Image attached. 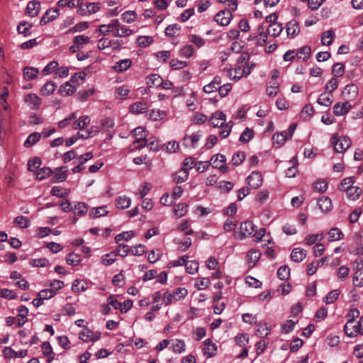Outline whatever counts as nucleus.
Segmentation results:
<instances>
[{
  "mask_svg": "<svg viewBox=\"0 0 363 363\" xmlns=\"http://www.w3.org/2000/svg\"><path fill=\"white\" fill-rule=\"evenodd\" d=\"M252 66L249 65V57L245 54H242L237 60L234 69L229 71L230 78L239 80L242 77L248 76L252 71Z\"/></svg>",
  "mask_w": 363,
  "mask_h": 363,
  "instance_id": "nucleus-1",
  "label": "nucleus"
},
{
  "mask_svg": "<svg viewBox=\"0 0 363 363\" xmlns=\"http://www.w3.org/2000/svg\"><path fill=\"white\" fill-rule=\"evenodd\" d=\"M331 144L336 152L342 153L351 146L352 142L347 136H339L337 134H334L331 138Z\"/></svg>",
  "mask_w": 363,
  "mask_h": 363,
  "instance_id": "nucleus-2",
  "label": "nucleus"
},
{
  "mask_svg": "<svg viewBox=\"0 0 363 363\" xmlns=\"http://www.w3.org/2000/svg\"><path fill=\"white\" fill-rule=\"evenodd\" d=\"M133 30L128 27L122 25L118 19H112V35L116 38L130 36Z\"/></svg>",
  "mask_w": 363,
  "mask_h": 363,
  "instance_id": "nucleus-3",
  "label": "nucleus"
},
{
  "mask_svg": "<svg viewBox=\"0 0 363 363\" xmlns=\"http://www.w3.org/2000/svg\"><path fill=\"white\" fill-rule=\"evenodd\" d=\"M201 138L202 133L200 131L193 133L184 137L182 144L186 148H196Z\"/></svg>",
  "mask_w": 363,
  "mask_h": 363,
  "instance_id": "nucleus-4",
  "label": "nucleus"
},
{
  "mask_svg": "<svg viewBox=\"0 0 363 363\" xmlns=\"http://www.w3.org/2000/svg\"><path fill=\"white\" fill-rule=\"evenodd\" d=\"M25 104L32 110H38L41 105L40 98L35 94L28 93L24 96Z\"/></svg>",
  "mask_w": 363,
  "mask_h": 363,
  "instance_id": "nucleus-5",
  "label": "nucleus"
},
{
  "mask_svg": "<svg viewBox=\"0 0 363 363\" xmlns=\"http://www.w3.org/2000/svg\"><path fill=\"white\" fill-rule=\"evenodd\" d=\"M255 225L251 220H246L240 224V237L241 239L245 238L252 237L255 232Z\"/></svg>",
  "mask_w": 363,
  "mask_h": 363,
  "instance_id": "nucleus-6",
  "label": "nucleus"
},
{
  "mask_svg": "<svg viewBox=\"0 0 363 363\" xmlns=\"http://www.w3.org/2000/svg\"><path fill=\"white\" fill-rule=\"evenodd\" d=\"M345 334L350 337H356L359 334L362 335V330L359 328V323H354V321L347 320L345 328Z\"/></svg>",
  "mask_w": 363,
  "mask_h": 363,
  "instance_id": "nucleus-7",
  "label": "nucleus"
},
{
  "mask_svg": "<svg viewBox=\"0 0 363 363\" xmlns=\"http://www.w3.org/2000/svg\"><path fill=\"white\" fill-rule=\"evenodd\" d=\"M89 117L87 116H83L80 117L77 121L74 122L73 128L74 129H79L82 131V133H84L86 131H88L87 130H85V128L88 124H89ZM89 131H91L94 136L96 134V133L99 132L97 130H94L93 128H91V130H89Z\"/></svg>",
  "mask_w": 363,
  "mask_h": 363,
  "instance_id": "nucleus-8",
  "label": "nucleus"
},
{
  "mask_svg": "<svg viewBox=\"0 0 363 363\" xmlns=\"http://www.w3.org/2000/svg\"><path fill=\"white\" fill-rule=\"evenodd\" d=\"M101 337V333L99 332H93L92 330L85 328L79 333V338L84 342L96 341Z\"/></svg>",
  "mask_w": 363,
  "mask_h": 363,
  "instance_id": "nucleus-9",
  "label": "nucleus"
},
{
  "mask_svg": "<svg viewBox=\"0 0 363 363\" xmlns=\"http://www.w3.org/2000/svg\"><path fill=\"white\" fill-rule=\"evenodd\" d=\"M232 18L233 14L230 11L223 10L215 16L214 19L218 24L225 26L230 23Z\"/></svg>",
  "mask_w": 363,
  "mask_h": 363,
  "instance_id": "nucleus-10",
  "label": "nucleus"
},
{
  "mask_svg": "<svg viewBox=\"0 0 363 363\" xmlns=\"http://www.w3.org/2000/svg\"><path fill=\"white\" fill-rule=\"evenodd\" d=\"M247 182L252 188L257 189L262 184V176L259 172H252L247 177Z\"/></svg>",
  "mask_w": 363,
  "mask_h": 363,
  "instance_id": "nucleus-11",
  "label": "nucleus"
},
{
  "mask_svg": "<svg viewBox=\"0 0 363 363\" xmlns=\"http://www.w3.org/2000/svg\"><path fill=\"white\" fill-rule=\"evenodd\" d=\"M225 161V157L221 154L215 155L211 157V162L213 167L220 169L223 172L227 171Z\"/></svg>",
  "mask_w": 363,
  "mask_h": 363,
  "instance_id": "nucleus-12",
  "label": "nucleus"
},
{
  "mask_svg": "<svg viewBox=\"0 0 363 363\" xmlns=\"http://www.w3.org/2000/svg\"><path fill=\"white\" fill-rule=\"evenodd\" d=\"M359 93V88L354 84H350L345 86L342 91V95L348 100L354 99Z\"/></svg>",
  "mask_w": 363,
  "mask_h": 363,
  "instance_id": "nucleus-13",
  "label": "nucleus"
},
{
  "mask_svg": "<svg viewBox=\"0 0 363 363\" xmlns=\"http://www.w3.org/2000/svg\"><path fill=\"white\" fill-rule=\"evenodd\" d=\"M351 108L352 106L348 101L342 104L337 103L333 106V113L337 116H342L347 113Z\"/></svg>",
  "mask_w": 363,
  "mask_h": 363,
  "instance_id": "nucleus-14",
  "label": "nucleus"
},
{
  "mask_svg": "<svg viewBox=\"0 0 363 363\" xmlns=\"http://www.w3.org/2000/svg\"><path fill=\"white\" fill-rule=\"evenodd\" d=\"M209 121L213 127H220L225 123L226 116L223 112L216 111L211 115Z\"/></svg>",
  "mask_w": 363,
  "mask_h": 363,
  "instance_id": "nucleus-15",
  "label": "nucleus"
},
{
  "mask_svg": "<svg viewBox=\"0 0 363 363\" xmlns=\"http://www.w3.org/2000/svg\"><path fill=\"white\" fill-rule=\"evenodd\" d=\"M148 104L146 101H137L130 105L129 111L133 114L143 113L147 111Z\"/></svg>",
  "mask_w": 363,
  "mask_h": 363,
  "instance_id": "nucleus-16",
  "label": "nucleus"
},
{
  "mask_svg": "<svg viewBox=\"0 0 363 363\" xmlns=\"http://www.w3.org/2000/svg\"><path fill=\"white\" fill-rule=\"evenodd\" d=\"M77 89V88L76 86L71 82V80H69L60 86L59 91L62 96H66L72 95Z\"/></svg>",
  "mask_w": 363,
  "mask_h": 363,
  "instance_id": "nucleus-17",
  "label": "nucleus"
},
{
  "mask_svg": "<svg viewBox=\"0 0 363 363\" xmlns=\"http://www.w3.org/2000/svg\"><path fill=\"white\" fill-rule=\"evenodd\" d=\"M18 314L16 317V324L18 327L23 326L28 320V309L25 306H21L18 309Z\"/></svg>",
  "mask_w": 363,
  "mask_h": 363,
  "instance_id": "nucleus-18",
  "label": "nucleus"
},
{
  "mask_svg": "<svg viewBox=\"0 0 363 363\" xmlns=\"http://www.w3.org/2000/svg\"><path fill=\"white\" fill-rule=\"evenodd\" d=\"M286 30L289 37H295L300 32L298 23L296 20L290 21L286 25Z\"/></svg>",
  "mask_w": 363,
  "mask_h": 363,
  "instance_id": "nucleus-19",
  "label": "nucleus"
},
{
  "mask_svg": "<svg viewBox=\"0 0 363 363\" xmlns=\"http://www.w3.org/2000/svg\"><path fill=\"white\" fill-rule=\"evenodd\" d=\"M261 252L255 249L250 250L247 255V262L250 267H253L260 259Z\"/></svg>",
  "mask_w": 363,
  "mask_h": 363,
  "instance_id": "nucleus-20",
  "label": "nucleus"
},
{
  "mask_svg": "<svg viewBox=\"0 0 363 363\" xmlns=\"http://www.w3.org/2000/svg\"><path fill=\"white\" fill-rule=\"evenodd\" d=\"M221 82L222 81L220 77L216 76L213 79V80L210 83L203 86V90L205 93L207 94L213 93V91L218 90V86L221 84Z\"/></svg>",
  "mask_w": 363,
  "mask_h": 363,
  "instance_id": "nucleus-21",
  "label": "nucleus"
},
{
  "mask_svg": "<svg viewBox=\"0 0 363 363\" xmlns=\"http://www.w3.org/2000/svg\"><path fill=\"white\" fill-rule=\"evenodd\" d=\"M40 4L38 1H30L26 6V13L30 17H35L38 15Z\"/></svg>",
  "mask_w": 363,
  "mask_h": 363,
  "instance_id": "nucleus-22",
  "label": "nucleus"
},
{
  "mask_svg": "<svg viewBox=\"0 0 363 363\" xmlns=\"http://www.w3.org/2000/svg\"><path fill=\"white\" fill-rule=\"evenodd\" d=\"M342 191H345L347 198L352 201L357 200L362 194V189L359 187L355 186L350 188L342 189Z\"/></svg>",
  "mask_w": 363,
  "mask_h": 363,
  "instance_id": "nucleus-23",
  "label": "nucleus"
},
{
  "mask_svg": "<svg viewBox=\"0 0 363 363\" xmlns=\"http://www.w3.org/2000/svg\"><path fill=\"white\" fill-rule=\"evenodd\" d=\"M318 204L321 211L325 213L330 211L333 207L331 199L327 196H321L319 198Z\"/></svg>",
  "mask_w": 363,
  "mask_h": 363,
  "instance_id": "nucleus-24",
  "label": "nucleus"
},
{
  "mask_svg": "<svg viewBox=\"0 0 363 363\" xmlns=\"http://www.w3.org/2000/svg\"><path fill=\"white\" fill-rule=\"evenodd\" d=\"M57 88V84L52 81L47 82L40 89V94L43 96L52 94Z\"/></svg>",
  "mask_w": 363,
  "mask_h": 363,
  "instance_id": "nucleus-25",
  "label": "nucleus"
},
{
  "mask_svg": "<svg viewBox=\"0 0 363 363\" xmlns=\"http://www.w3.org/2000/svg\"><path fill=\"white\" fill-rule=\"evenodd\" d=\"M132 65L130 59H123L116 62L113 66V69L117 72L126 71Z\"/></svg>",
  "mask_w": 363,
  "mask_h": 363,
  "instance_id": "nucleus-26",
  "label": "nucleus"
},
{
  "mask_svg": "<svg viewBox=\"0 0 363 363\" xmlns=\"http://www.w3.org/2000/svg\"><path fill=\"white\" fill-rule=\"evenodd\" d=\"M284 27L281 23L274 22L271 23L267 28V33L272 37H277L283 30Z\"/></svg>",
  "mask_w": 363,
  "mask_h": 363,
  "instance_id": "nucleus-27",
  "label": "nucleus"
},
{
  "mask_svg": "<svg viewBox=\"0 0 363 363\" xmlns=\"http://www.w3.org/2000/svg\"><path fill=\"white\" fill-rule=\"evenodd\" d=\"M203 352L208 357H211L216 354V346L210 339H206L204 341Z\"/></svg>",
  "mask_w": 363,
  "mask_h": 363,
  "instance_id": "nucleus-28",
  "label": "nucleus"
},
{
  "mask_svg": "<svg viewBox=\"0 0 363 363\" xmlns=\"http://www.w3.org/2000/svg\"><path fill=\"white\" fill-rule=\"evenodd\" d=\"M306 257V251L299 247L294 248L291 254V259L295 262L303 261Z\"/></svg>",
  "mask_w": 363,
  "mask_h": 363,
  "instance_id": "nucleus-29",
  "label": "nucleus"
},
{
  "mask_svg": "<svg viewBox=\"0 0 363 363\" xmlns=\"http://www.w3.org/2000/svg\"><path fill=\"white\" fill-rule=\"evenodd\" d=\"M93 136H94V135H92L91 131H86L84 133H78L76 136H73V137H71L69 139H67L66 140L65 144H66L67 147H69V146L72 145L74 143H75L78 140L79 138L86 139V138L93 137Z\"/></svg>",
  "mask_w": 363,
  "mask_h": 363,
  "instance_id": "nucleus-30",
  "label": "nucleus"
},
{
  "mask_svg": "<svg viewBox=\"0 0 363 363\" xmlns=\"http://www.w3.org/2000/svg\"><path fill=\"white\" fill-rule=\"evenodd\" d=\"M108 213L106 206H101L99 207L92 208L89 211V216L91 218H99L106 216Z\"/></svg>",
  "mask_w": 363,
  "mask_h": 363,
  "instance_id": "nucleus-31",
  "label": "nucleus"
},
{
  "mask_svg": "<svg viewBox=\"0 0 363 363\" xmlns=\"http://www.w3.org/2000/svg\"><path fill=\"white\" fill-rule=\"evenodd\" d=\"M100 9L99 3L96 2H90L87 3L86 5V9H81V14L84 15H91L92 13H96Z\"/></svg>",
  "mask_w": 363,
  "mask_h": 363,
  "instance_id": "nucleus-32",
  "label": "nucleus"
},
{
  "mask_svg": "<svg viewBox=\"0 0 363 363\" xmlns=\"http://www.w3.org/2000/svg\"><path fill=\"white\" fill-rule=\"evenodd\" d=\"M335 38V33L333 30H328L323 33L321 35V43L324 45H330Z\"/></svg>",
  "mask_w": 363,
  "mask_h": 363,
  "instance_id": "nucleus-33",
  "label": "nucleus"
},
{
  "mask_svg": "<svg viewBox=\"0 0 363 363\" xmlns=\"http://www.w3.org/2000/svg\"><path fill=\"white\" fill-rule=\"evenodd\" d=\"M131 204L130 198L126 196H118L116 199V206L120 209H126L130 207Z\"/></svg>",
  "mask_w": 363,
  "mask_h": 363,
  "instance_id": "nucleus-34",
  "label": "nucleus"
},
{
  "mask_svg": "<svg viewBox=\"0 0 363 363\" xmlns=\"http://www.w3.org/2000/svg\"><path fill=\"white\" fill-rule=\"evenodd\" d=\"M286 131H282L274 134L272 137L274 144H277L279 147L284 145L286 140L289 138Z\"/></svg>",
  "mask_w": 363,
  "mask_h": 363,
  "instance_id": "nucleus-35",
  "label": "nucleus"
},
{
  "mask_svg": "<svg viewBox=\"0 0 363 363\" xmlns=\"http://www.w3.org/2000/svg\"><path fill=\"white\" fill-rule=\"evenodd\" d=\"M90 41L91 38L85 35H79L73 38V43H76L80 50L83 49Z\"/></svg>",
  "mask_w": 363,
  "mask_h": 363,
  "instance_id": "nucleus-36",
  "label": "nucleus"
},
{
  "mask_svg": "<svg viewBox=\"0 0 363 363\" xmlns=\"http://www.w3.org/2000/svg\"><path fill=\"white\" fill-rule=\"evenodd\" d=\"M23 74L26 80H33L38 77V69L33 67H27L23 69Z\"/></svg>",
  "mask_w": 363,
  "mask_h": 363,
  "instance_id": "nucleus-37",
  "label": "nucleus"
},
{
  "mask_svg": "<svg viewBox=\"0 0 363 363\" xmlns=\"http://www.w3.org/2000/svg\"><path fill=\"white\" fill-rule=\"evenodd\" d=\"M130 93V89L126 85L117 87L115 91V97L118 99H125Z\"/></svg>",
  "mask_w": 363,
  "mask_h": 363,
  "instance_id": "nucleus-38",
  "label": "nucleus"
},
{
  "mask_svg": "<svg viewBox=\"0 0 363 363\" xmlns=\"http://www.w3.org/2000/svg\"><path fill=\"white\" fill-rule=\"evenodd\" d=\"M86 77V74L84 72H76L72 75L70 80L71 82L77 88L84 82Z\"/></svg>",
  "mask_w": 363,
  "mask_h": 363,
  "instance_id": "nucleus-39",
  "label": "nucleus"
},
{
  "mask_svg": "<svg viewBox=\"0 0 363 363\" xmlns=\"http://www.w3.org/2000/svg\"><path fill=\"white\" fill-rule=\"evenodd\" d=\"M332 97H333V94H321L318 100H317V103L319 104V105H321V106H325V107H328L330 106L332 103H333V99H332Z\"/></svg>",
  "mask_w": 363,
  "mask_h": 363,
  "instance_id": "nucleus-40",
  "label": "nucleus"
},
{
  "mask_svg": "<svg viewBox=\"0 0 363 363\" xmlns=\"http://www.w3.org/2000/svg\"><path fill=\"white\" fill-rule=\"evenodd\" d=\"M162 77L157 74H152L147 77V84L149 86L160 87Z\"/></svg>",
  "mask_w": 363,
  "mask_h": 363,
  "instance_id": "nucleus-41",
  "label": "nucleus"
},
{
  "mask_svg": "<svg viewBox=\"0 0 363 363\" xmlns=\"http://www.w3.org/2000/svg\"><path fill=\"white\" fill-rule=\"evenodd\" d=\"M172 342V348L175 353L181 354L185 351L186 345L184 340L176 339Z\"/></svg>",
  "mask_w": 363,
  "mask_h": 363,
  "instance_id": "nucleus-42",
  "label": "nucleus"
},
{
  "mask_svg": "<svg viewBox=\"0 0 363 363\" xmlns=\"http://www.w3.org/2000/svg\"><path fill=\"white\" fill-rule=\"evenodd\" d=\"M32 25L26 21H21L19 23L17 30L19 33L23 34L25 37L29 36L30 35V28Z\"/></svg>",
  "mask_w": 363,
  "mask_h": 363,
  "instance_id": "nucleus-43",
  "label": "nucleus"
},
{
  "mask_svg": "<svg viewBox=\"0 0 363 363\" xmlns=\"http://www.w3.org/2000/svg\"><path fill=\"white\" fill-rule=\"evenodd\" d=\"M89 28V23L82 21L77 23L73 27L70 28L67 31V33L71 34L74 33H80L82 31H84Z\"/></svg>",
  "mask_w": 363,
  "mask_h": 363,
  "instance_id": "nucleus-44",
  "label": "nucleus"
},
{
  "mask_svg": "<svg viewBox=\"0 0 363 363\" xmlns=\"http://www.w3.org/2000/svg\"><path fill=\"white\" fill-rule=\"evenodd\" d=\"M41 135L39 133L35 132L29 135L24 142V146L30 147L35 145L40 139Z\"/></svg>",
  "mask_w": 363,
  "mask_h": 363,
  "instance_id": "nucleus-45",
  "label": "nucleus"
},
{
  "mask_svg": "<svg viewBox=\"0 0 363 363\" xmlns=\"http://www.w3.org/2000/svg\"><path fill=\"white\" fill-rule=\"evenodd\" d=\"M101 125L104 129L108 131L107 133V137L111 139L112 138V135L110 130L115 125L114 120L111 118H106L102 121Z\"/></svg>",
  "mask_w": 363,
  "mask_h": 363,
  "instance_id": "nucleus-46",
  "label": "nucleus"
},
{
  "mask_svg": "<svg viewBox=\"0 0 363 363\" xmlns=\"http://www.w3.org/2000/svg\"><path fill=\"white\" fill-rule=\"evenodd\" d=\"M194 48L191 45H186L179 49V54L180 56L186 58H190L193 56Z\"/></svg>",
  "mask_w": 363,
  "mask_h": 363,
  "instance_id": "nucleus-47",
  "label": "nucleus"
},
{
  "mask_svg": "<svg viewBox=\"0 0 363 363\" xmlns=\"http://www.w3.org/2000/svg\"><path fill=\"white\" fill-rule=\"evenodd\" d=\"M186 271L190 274H195L199 270V262L196 260H188L185 264Z\"/></svg>",
  "mask_w": 363,
  "mask_h": 363,
  "instance_id": "nucleus-48",
  "label": "nucleus"
},
{
  "mask_svg": "<svg viewBox=\"0 0 363 363\" xmlns=\"http://www.w3.org/2000/svg\"><path fill=\"white\" fill-rule=\"evenodd\" d=\"M87 289V284L78 279L74 280L72 285V291L77 293L85 291Z\"/></svg>",
  "mask_w": 363,
  "mask_h": 363,
  "instance_id": "nucleus-49",
  "label": "nucleus"
},
{
  "mask_svg": "<svg viewBox=\"0 0 363 363\" xmlns=\"http://www.w3.org/2000/svg\"><path fill=\"white\" fill-rule=\"evenodd\" d=\"M343 238V233L337 228H333L328 232V240L335 241L341 240Z\"/></svg>",
  "mask_w": 363,
  "mask_h": 363,
  "instance_id": "nucleus-50",
  "label": "nucleus"
},
{
  "mask_svg": "<svg viewBox=\"0 0 363 363\" xmlns=\"http://www.w3.org/2000/svg\"><path fill=\"white\" fill-rule=\"evenodd\" d=\"M210 284H211V281L208 278L202 277V278H197L196 279L194 286L197 289L203 290V289L208 288Z\"/></svg>",
  "mask_w": 363,
  "mask_h": 363,
  "instance_id": "nucleus-51",
  "label": "nucleus"
},
{
  "mask_svg": "<svg viewBox=\"0 0 363 363\" xmlns=\"http://www.w3.org/2000/svg\"><path fill=\"white\" fill-rule=\"evenodd\" d=\"M311 48L308 46H303L299 48L297 51V57L299 59H302L303 61L307 60L311 55Z\"/></svg>",
  "mask_w": 363,
  "mask_h": 363,
  "instance_id": "nucleus-52",
  "label": "nucleus"
},
{
  "mask_svg": "<svg viewBox=\"0 0 363 363\" xmlns=\"http://www.w3.org/2000/svg\"><path fill=\"white\" fill-rule=\"evenodd\" d=\"M74 213L78 216H83L88 211V206L84 202H78L74 207Z\"/></svg>",
  "mask_w": 363,
  "mask_h": 363,
  "instance_id": "nucleus-53",
  "label": "nucleus"
},
{
  "mask_svg": "<svg viewBox=\"0 0 363 363\" xmlns=\"http://www.w3.org/2000/svg\"><path fill=\"white\" fill-rule=\"evenodd\" d=\"M175 242L178 245V250L181 252L186 251L191 245V240L189 238L182 240H175Z\"/></svg>",
  "mask_w": 363,
  "mask_h": 363,
  "instance_id": "nucleus-54",
  "label": "nucleus"
},
{
  "mask_svg": "<svg viewBox=\"0 0 363 363\" xmlns=\"http://www.w3.org/2000/svg\"><path fill=\"white\" fill-rule=\"evenodd\" d=\"M137 14L134 11H126L121 15V19L127 23H131L136 20Z\"/></svg>",
  "mask_w": 363,
  "mask_h": 363,
  "instance_id": "nucleus-55",
  "label": "nucleus"
},
{
  "mask_svg": "<svg viewBox=\"0 0 363 363\" xmlns=\"http://www.w3.org/2000/svg\"><path fill=\"white\" fill-rule=\"evenodd\" d=\"M314 113L313 107L311 104L306 105L300 113L301 118L304 120L309 119Z\"/></svg>",
  "mask_w": 363,
  "mask_h": 363,
  "instance_id": "nucleus-56",
  "label": "nucleus"
},
{
  "mask_svg": "<svg viewBox=\"0 0 363 363\" xmlns=\"http://www.w3.org/2000/svg\"><path fill=\"white\" fill-rule=\"evenodd\" d=\"M62 169V167H60L55 171L52 179L54 182H62L67 179V172Z\"/></svg>",
  "mask_w": 363,
  "mask_h": 363,
  "instance_id": "nucleus-57",
  "label": "nucleus"
},
{
  "mask_svg": "<svg viewBox=\"0 0 363 363\" xmlns=\"http://www.w3.org/2000/svg\"><path fill=\"white\" fill-rule=\"evenodd\" d=\"M220 127L221 130L218 133L219 136L223 138H225L229 135V134L231 131V129L233 127V122L229 121L228 123H225L223 125H222Z\"/></svg>",
  "mask_w": 363,
  "mask_h": 363,
  "instance_id": "nucleus-58",
  "label": "nucleus"
},
{
  "mask_svg": "<svg viewBox=\"0 0 363 363\" xmlns=\"http://www.w3.org/2000/svg\"><path fill=\"white\" fill-rule=\"evenodd\" d=\"M353 284L357 287L363 286V269H358L354 272Z\"/></svg>",
  "mask_w": 363,
  "mask_h": 363,
  "instance_id": "nucleus-59",
  "label": "nucleus"
},
{
  "mask_svg": "<svg viewBox=\"0 0 363 363\" xmlns=\"http://www.w3.org/2000/svg\"><path fill=\"white\" fill-rule=\"evenodd\" d=\"M188 211V206L185 203H179L177 204L174 209V215L177 218H181L184 216Z\"/></svg>",
  "mask_w": 363,
  "mask_h": 363,
  "instance_id": "nucleus-60",
  "label": "nucleus"
},
{
  "mask_svg": "<svg viewBox=\"0 0 363 363\" xmlns=\"http://www.w3.org/2000/svg\"><path fill=\"white\" fill-rule=\"evenodd\" d=\"M188 177L189 172H187L185 169H181L174 174V180L177 183H182L184 182L188 179Z\"/></svg>",
  "mask_w": 363,
  "mask_h": 363,
  "instance_id": "nucleus-61",
  "label": "nucleus"
},
{
  "mask_svg": "<svg viewBox=\"0 0 363 363\" xmlns=\"http://www.w3.org/2000/svg\"><path fill=\"white\" fill-rule=\"evenodd\" d=\"M134 236L133 231H125L118 235L115 238L116 242L119 244L122 240L128 241Z\"/></svg>",
  "mask_w": 363,
  "mask_h": 363,
  "instance_id": "nucleus-62",
  "label": "nucleus"
},
{
  "mask_svg": "<svg viewBox=\"0 0 363 363\" xmlns=\"http://www.w3.org/2000/svg\"><path fill=\"white\" fill-rule=\"evenodd\" d=\"M179 31L180 27L177 24L169 25L165 28L166 35L170 37L179 35Z\"/></svg>",
  "mask_w": 363,
  "mask_h": 363,
  "instance_id": "nucleus-63",
  "label": "nucleus"
},
{
  "mask_svg": "<svg viewBox=\"0 0 363 363\" xmlns=\"http://www.w3.org/2000/svg\"><path fill=\"white\" fill-rule=\"evenodd\" d=\"M174 301L183 300L188 294V290L186 288H177L173 293Z\"/></svg>",
  "mask_w": 363,
  "mask_h": 363,
  "instance_id": "nucleus-64",
  "label": "nucleus"
}]
</instances>
